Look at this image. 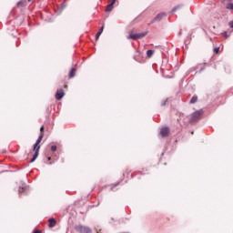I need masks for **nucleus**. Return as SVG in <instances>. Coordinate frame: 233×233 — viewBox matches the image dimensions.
<instances>
[{
    "label": "nucleus",
    "mask_w": 233,
    "mask_h": 233,
    "mask_svg": "<svg viewBox=\"0 0 233 233\" xmlns=\"http://www.w3.org/2000/svg\"><path fill=\"white\" fill-rule=\"evenodd\" d=\"M147 57H152V56H154V50L148 49L147 51Z\"/></svg>",
    "instance_id": "obj_14"
},
{
    "label": "nucleus",
    "mask_w": 233,
    "mask_h": 233,
    "mask_svg": "<svg viewBox=\"0 0 233 233\" xmlns=\"http://www.w3.org/2000/svg\"><path fill=\"white\" fill-rule=\"evenodd\" d=\"M28 1V3H30V1H32V0H27Z\"/></svg>",
    "instance_id": "obj_30"
},
{
    "label": "nucleus",
    "mask_w": 233,
    "mask_h": 233,
    "mask_svg": "<svg viewBox=\"0 0 233 233\" xmlns=\"http://www.w3.org/2000/svg\"><path fill=\"white\" fill-rule=\"evenodd\" d=\"M190 103L191 105H194V103H198V96H192V98L190 99Z\"/></svg>",
    "instance_id": "obj_15"
},
{
    "label": "nucleus",
    "mask_w": 233,
    "mask_h": 233,
    "mask_svg": "<svg viewBox=\"0 0 233 233\" xmlns=\"http://www.w3.org/2000/svg\"><path fill=\"white\" fill-rule=\"evenodd\" d=\"M183 33L180 31L179 33H178V35H181Z\"/></svg>",
    "instance_id": "obj_28"
},
{
    "label": "nucleus",
    "mask_w": 233,
    "mask_h": 233,
    "mask_svg": "<svg viewBox=\"0 0 233 233\" xmlns=\"http://www.w3.org/2000/svg\"><path fill=\"white\" fill-rule=\"evenodd\" d=\"M25 0H20L19 2H17L16 6H23V5H25Z\"/></svg>",
    "instance_id": "obj_18"
},
{
    "label": "nucleus",
    "mask_w": 233,
    "mask_h": 233,
    "mask_svg": "<svg viewBox=\"0 0 233 233\" xmlns=\"http://www.w3.org/2000/svg\"><path fill=\"white\" fill-rule=\"evenodd\" d=\"M117 185H119V182L116 183L113 187H111L110 190H114V188H116V187H117Z\"/></svg>",
    "instance_id": "obj_21"
},
{
    "label": "nucleus",
    "mask_w": 233,
    "mask_h": 233,
    "mask_svg": "<svg viewBox=\"0 0 233 233\" xmlns=\"http://www.w3.org/2000/svg\"><path fill=\"white\" fill-rule=\"evenodd\" d=\"M18 192L19 194H28V187H20Z\"/></svg>",
    "instance_id": "obj_9"
},
{
    "label": "nucleus",
    "mask_w": 233,
    "mask_h": 233,
    "mask_svg": "<svg viewBox=\"0 0 233 233\" xmlns=\"http://www.w3.org/2000/svg\"><path fill=\"white\" fill-rule=\"evenodd\" d=\"M56 150H57V146L56 145L51 146V151L56 152Z\"/></svg>",
    "instance_id": "obj_19"
},
{
    "label": "nucleus",
    "mask_w": 233,
    "mask_h": 233,
    "mask_svg": "<svg viewBox=\"0 0 233 233\" xmlns=\"http://www.w3.org/2000/svg\"><path fill=\"white\" fill-rule=\"evenodd\" d=\"M73 77H76V67L71 68L69 72V78L72 79Z\"/></svg>",
    "instance_id": "obj_12"
},
{
    "label": "nucleus",
    "mask_w": 233,
    "mask_h": 233,
    "mask_svg": "<svg viewBox=\"0 0 233 233\" xmlns=\"http://www.w3.org/2000/svg\"><path fill=\"white\" fill-rule=\"evenodd\" d=\"M145 35H147V33L131 34L127 36V39H133L136 41L137 39H142Z\"/></svg>",
    "instance_id": "obj_5"
},
{
    "label": "nucleus",
    "mask_w": 233,
    "mask_h": 233,
    "mask_svg": "<svg viewBox=\"0 0 233 233\" xmlns=\"http://www.w3.org/2000/svg\"><path fill=\"white\" fill-rule=\"evenodd\" d=\"M205 68H207V66H203L200 68L199 72H203V70H205Z\"/></svg>",
    "instance_id": "obj_22"
},
{
    "label": "nucleus",
    "mask_w": 233,
    "mask_h": 233,
    "mask_svg": "<svg viewBox=\"0 0 233 233\" xmlns=\"http://www.w3.org/2000/svg\"><path fill=\"white\" fill-rule=\"evenodd\" d=\"M181 8H183V4H179V5H176V6L171 10V14H174V13L177 12V10H181Z\"/></svg>",
    "instance_id": "obj_10"
},
{
    "label": "nucleus",
    "mask_w": 233,
    "mask_h": 233,
    "mask_svg": "<svg viewBox=\"0 0 233 233\" xmlns=\"http://www.w3.org/2000/svg\"><path fill=\"white\" fill-rule=\"evenodd\" d=\"M33 233H41V230H39V229H35V230L33 231Z\"/></svg>",
    "instance_id": "obj_25"
},
{
    "label": "nucleus",
    "mask_w": 233,
    "mask_h": 233,
    "mask_svg": "<svg viewBox=\"0 0 233 233\" xmlns=\"http://www.w3.org/2000/svg\"><path fill=\"white\" fill-rule=\"evenodd\" d=\"M45 136V133H40L36 142L34 144V151L35 154L33 155L32 159L30 160V163H34L37 157H39V149L41 148V146H39V143L43 141V137Z\"/></svg>",
    "instance_id": "obj_1"
},
{
    "label": "nucleus",
    "mask_w": 233,
    "mask_h": 233,
    "mask_svg": "<svg viewBox=\"0 0 233 233\" xmlns=\"http://www.w3.org/2000/svg\"><path fill=\"white\" fill-rule=\"evenodd\" d=\"M62 8H65L66 6V4L65 2L61 5Z\"/></svg>",
    "instance_id": "obj_27"
},
{
    "label": "nucleus",
    "mask_w": 233,
    "mask_h": 233,
    "mask_svg": "<svg viewBox=\"0 0 233 233\" xmlns=\"http://www.w3.org/2000/svg\"><path fill=\"white\" fill-rule=\"evenodd\" d=\"M229 27L233 28V20L231 22H229Z\"/></svg>",
    "instance_id": "obj_26"
},
{
    "label": "nucleus",
    "mask_w": 233,
    "mask_h": 233,
    "mask_svg": "<svg viewBox=\"0 0 233 233\" xmlns=\"http://www.w3.org/2000/svg\"><path fill=\"white\" fill-rule=\"evenodd\" d=\"M103 30H105V27L102 26L99 31L96 33V39H99V37H101V34H103Z\"/></svg>",
    "instance_id": "obj_13"
},
{
    "label": "nucleus",
    "mask_w": 233,
    "mask_h": 233,
    "mask_svg": "<svg viewBox=\"0 0 233 233\" xmlns=\"http://www.w3.org/2000/svg\"><path fill=\"white\" fill-rule=\"evenodd\" d=\"M223 35H227V32H224Z\"/></svg>",
    "instance_id": "obj_29"
},
{
    "label": "nucleus",
    "mask_w": 233,
    "mask_h": 233,
    "mask_svg": "<svg viewBox=\"0 0 233 233\" xmlns=\"http://www.w3.org/2000/svg\"><path fill=\"white\" fill-rule=\"evenodd\" d=\"M43 130H45V126H42V127H40V132H41V134H43Z\"/></svg>",
    "instance_id": "obj_23"
},
{
    "label": "nucleus",
    "mask_w": 233,
    "mask_h": 233,
    "mask_svg": "<svg viewBox=\"0 0 233 233\" xmlns=\"http://www.w3.org/2000/svg\"><path fill=\"white\" fill-rule=\"evenodd\" d=\"M201 116H203V109L197 110L191 114L189 118V123L194 125V123H198L199 119H201Z\"/></svg>",
    "instance_id": "obj_2"
},
{
    "label": "nucleus",
    "mask_w": 233,
    "mask_h": 233,
    "mask_svg": "<svg viewBox=\"0 0 233 233\" xmlns=\"http://www.w3.org/2000/svg\"><path fill=\"white\" fill-rule=\"evenodd\" d=\"M214 50H215V53L218 54L219 52V47H216Z\"/></svg>",
    "instance_id": "obj_24"
},
{
    "label": "nucleus",
    "mask_w": 233,
    "mask_h": 233,
    "mask_svg": "<svg viewBox=\"0 0 233 233\" xmlns=\"http://www.w3.org/2000/svg\"><path fill=\"white\" fill-rule=\"evenodd\" d=\"M75 230L79 233H92V228H90V227L83 225L76 226Z\"/></svg>",
    "instance_id": "obj_3"
},
{
    "label": "nucleus",
    "mask_w": 233,
    "mask_h": 233,
    "mask_svg": "<svg viewBox=\"0 0 233 233\" xmlns=\"http://www.w3.org/2000/svg\"><path fill=\"white\" fill-rule=\"evenodd\" d=\"M141 174H145V173L141 172Z\"/></svg>",
    "instance_id": "obj_31"
},
{
    "label": "nucleus",
    "mask_w": 233,
    "mask_h": 233,
    "mask_svg": "<svg viewBox=\"0 0 233 233\" xmlns=\"http://www.w3.org/2000/svg\"><path fill=\"white\" fill-rule=\"evenodd\" d=\"M163 17H167V13L165 12H162V13H159L157 14L154 19L151 20V25H154V23H159L160 21H162Z\"/></svg>",
    "instance_id": "obj_4"
},
{
    "label": "nucleus",
    "mask_w": 233,
    "mask_h": 233,
    "mask_svg": "<svg viewBox=\"0 0 233 233\" xmlns=\"http://www.w3.org/2000/svg\"><path fill=\"white\" fill-rule=\"evenodd\" d=\"M63 97H65V90L63 89H58L56 91V99L57 101H61V99H63Z\"/></svg>",
    "instance_id": "obj_6"
},
{
    "label": "nucleus",
    "mask_w": 233,
    "mask_h": 233,
    "mask_svg": "<svg viewBox=\"0 0 233 233\" xmlns=\"http://www.w3.org/2000/svg\"><path fill=\"white\" fill-rule=\"evenodd\" d=\"M226 8H227V10H233V3H228V4L226 5Z\"/></svg>",
    "instance_id": "obj_17"
},
{
    "label": "nucleus",
    "mask_w": 233,
    "mask_h": 233,
    "mask_svg": "<svg viewBox=\"0 0 233 233\" xmlns=\"http://www.w3.org/2000/svg\"><path fill=\"white\" fill-rule=\"evenodd\" d=\"M50 161H52V157H48L46 160H45L46 165H52V162Z\"/></svg>",
    "instance_id": "obj_16"
},
{
    "label": "nucleus",
    "mask_w": 233,
    "mask_h": 233,
    "mask_svg": "<svg viewBox=\"0 0 233 233\" xmlns=\"http://www.w3.org/2000/svg\"><path fill=\"white\" fill-rule=\"evenodd\" d=\"M116 0H112L109 5H107L106 12H112L114 10V5H116Z\"/></svg>",
    "instance_id": "obj_8"
},
{
    "label": "nucleus",
    "mask_w": 233,
    "mask_h": 233,
    "mask_svg": "<svg viewBox=\"0 0 233 233\" xmlns=\"http://www.w3.org/2000/svg\"><path fill=\"white\" fill-rule=\"evenodd\" d=\"M167 101H168V99H165L164 101H162L161 106H167Z\"/></svg>",
    "instance_id": "obj_20"
},
{
    "label": "nucleus",
    "mask_w": 233,
    "mask_h": 233,
    "mask_svg": "<svg viewBox=\"0 0 233 233\" xmlns=\"http://www.w3.org/2000/svg\"><path fill=\"white\" fill-rule=\"evenodd\" d=\"M169 132H170V128H168V127H162L160 129V136L162 137H167V136H168Z\"/></svg>",
    "instance_id": "obj_7"
},
{
    "label": "nucleus",
    "mask_w": 233,
    "mask_h": 233,
    "mask_svg": "<svg viewBox=\"0 0 233 233\" xmlns=\"http://www.w3.org/2000/svg\"><path fill=\"white\" fill-rule=\"evenodd\" d=\"M48 223H49V227L52 228L56 227V224L57 223V221L55 218H49Z\"/></svg>",
    "instance_id": "obj_11"
}]
</instances>
